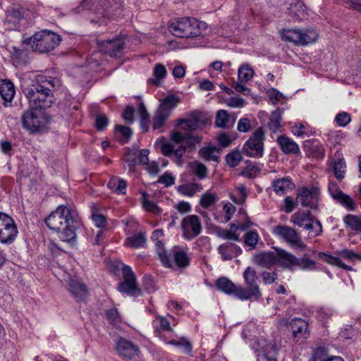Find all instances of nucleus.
I'll return each mask as SVG.
<instances>
[{"label":"nucleus","mask_w":361,"mask_h":361,"mask_svg":"<svg viewBox=\"0 0 361 361\" xmlns=\"http://www.w3.org/2000/svg\"><path fill=\"white\" fill-rule=\"evenodd\" d=\"M45 222L50 229L58 233L63 242L71 246L76 244L75 231L80 223L68 207L60 205L45 219Z\"/></svg>","instance_id":"1"},{"label":"nucleus","mask_w":361,"mask_h":361,"mask_svg":"<svg viewBox=\"0 0 361 361\" xmlns=\"http://www.w3.org/2000/svg\"><path fill=\"white\" fill-rule=\"evenodd\" d=\"M40 82H43L42 76H39L35 82L24 90L29 106L32 109L49 108L54 100L51 91L39 84Z\"/></svg>","instance_id":"2"},{"label":"nucleus","mask_w":361,"mask_h":361,"mask_svg":"<svg viewBox=\"0 0 361 361\" xmlns=\"http://www.w3.org/2000/svg\"><path fill=\"white\" fill-rule=\"evenodd\" d=\"M204 24L194 18H180L169 23V31L178 37H195L201 35Z\"/></svg>","instance_id":"3"},{"label":"nucleus","mask_w":361,"mask_h":361,"mask_svg":"<svg viewBox=\"0 0 361 361\" xmlns=\"http://www.w3.org/2000/svg\"><path fill=\"white\" fill-rule=\"evenodd\" d=\"M211 124V121L200 114H196L190 118L180 119L178 121V126L181 130L185 132V142L189 147L195 146L201 142V137L192 135L191 133L195 130H201L207 126Z\"/></svg>","instance_id":"4"},{"label":"nucleus","mask_w":361,"mask_h":361,"mask_svg":"<svg viewBox=\"0 0 361 361\" xmlns=\"http://www.w3.org/2000/svg\"><path fill=\"white\" fill-rule=\"evenodd\" d=\"M60 42V37L50 31L42 30L33 35L25 40L33 51L40 53L53 50Z\"/></svg>","instance_id":"5"},{"label":"nucleus","mask_w":361,"mask_h":361,"mask_svg":"<svg viewBox=\"0 0 361 361\" xmlns=\"http://www.w3.org/2000/svg\"><path fill=\"white\" fill-rule=\"evenodd\" d=\"M178 97L173 94L168 95L161 100L152 119V128L159 130L165 125L166 121L171 116L173 110L179 103Z\"/></svg>","instance_id":"6"},{"label":"nucleus","mask_w":361,"mask_h":361,"mask_svg":"<svg viewBox=\"0 0 361 361\" xmlns=\"http://www.w3.org/2000/svg\"><path fill=\"white\" fill-rule=\"evenodd\" d=\"M243 278L247 286V289L240 287L238 292L240 300H258L262 296V294L258 285V277L255 269L251 267H247L243 273Z\"/></svg>","instance_id":"7"},{"label":"nucleus","mask_w":361,"mask_h":361,"mask_svg":"<svg viewBox=\"0 0 361 361\" xmlns=\"http://www.w3.org/2000/svg\"><path fill=\"white\" fill-rule=\"evenodd\" d=\"M264 140L265 133L262 128H258L243 145L242 152L250 157H262L264 154Z\"/></svg>","instance_id":"8"},{"label":"nucleus","mask_w":361,"mask_h":361,"mask_svg":"<svg viewBox=\"0 0 361 361\" xmlns=\"http://www.w3.org/2000/svg\"><path fill=\"white\" fill-rule=\"evenodd\" d=\"M318 35L313 29L308 30H284L281 32L282 39L297 45H306L314 42Z\"/></svg>","instance_id":"9"},{"label":"nucleus","mask_w":361,"mask_h":361,"mask_svg":"<svg viewBox=\"0 0 361 361\" xmlns=\"http://www.w3.org/2000/svg\"><path fill=\"white\" fill-rule=\"evenodd\" d=\"M272 234L277 238L288 243L295 249L304 250L305 244L295 229L286 225H277L272 228Z\"/></svg>","instance_id":"10"},{"label":"nucleus","mask_w":361,"mask_h":361,"mask_svg":"<svg viewBox=\"0 0 361 361\" xmlns=\"http://www.w3.org/2000/svg\"><path fill=\"white\" fill-rule=\"evenodd\" d=\"M290 221L295 226L309 231L313 236H317L322 233L321 223L319 221L314 222V218L309 211H298L294 213Z\"/></svg>","instance_id":"11"},{"label":"nucleus","mask_w":361,"mask_h":361,"mask_svg":"<svg viewBox=\"0 0 361 361\" xmlns=\"http://www.w3.org/2000/svg\"><path fill=\"white\" fill-rule=\"evenodd\" d=\"M171 142L161 145V152L166 157L174 156L178 160L185 152L186 147L183 144L185 136L180 131H173L171 134Z\"/></svg>","instance_id":"12"},{"label":"nucleus","mask_w":361,"mask_h":361,"mask_svg":"<svg viewBox=\"0 0 361 361\" xmlns=\"http://www.w3.org/2000/svg\"><path fill=\"white\" fill-rule=\"evenodd\" d=\"M319 195L320 188L317 186L300 188L297 190L296 202L303 207L314 209L318 207Z\"/></svg>","instance_id":"13"},{"label":"nucleus","mask_w":361,"mask_h":361,"mask_svg":"<svg viewBox=\"0 0 361 361\" xmlns=\"http://www.w3.org/2000/svg\"><path fill=\"white\" fill-rule=\"evenodd\" d=\"M54 274L61 281L68 282V290L77 300H82L86 298L87 288L84 284L77 279H71L66 271H63L61 268L55 269Z\"/></svg>","instance_id":"14"},{"label":"nucleus","mask_w":361,"mask_h":361,"mask_svg":"<svg viewBox=\"0 0 361 361\" xmlns=\"http://www.w3.org/2000/svg\"><path fill=\"white\" fill-rule=\"evenodd\" d=\"M23 127L30 133L42 130L46 126L45 117L40 111L30 109L23 114L21 118Z\"/></svg>","instance_id":"15"},{"label":"nucleus","mask_w":361,"mask_h":361,"mask_svg":"<svg viewBox=\"0 0 361 361\" xmlns=\"http://www.w3.org/2000/svg\"><path fill=\"white\" fill-rule=\"evenodd\" d=\"M18 234L14 220L8 215L0 212V243L11 244Z\"/></svg>","instance_id":"16"},{"label":"nucleus","mask_w":361,"mask_h":361,"mask_svg":"<svg viewBox=\"0 0 361 361\" xmlns=\"http://www.w3.org/2000/svg\"><path fill=\"white\" fill-rule=\"evenodd\" d=\"M183 237L191 240L199 235L202 230L200 218L196 215H188L183 219L180 224Z\"/></svg>","instance_id":"17"},{"label":"nucleus","mask_w":361,"mask_h":361,"mask_svg":"<svg viewBox=\"0 0 361 361\" xmlns=\"http://www.w3.org/2000/svg\"><path fill=\"white\" fill-rule=\"evenodd\" d=\"M123 281L118 284V290L121 293H126L128 295L137 296L140 294L135 281V276L128 266L123 265L122 267Z\"/></svg>","instance_id":"18"},{"label":"nucleus","mask_w":361,"mask_h":361,"mask_svg":"<svg viewBox=\"0 0 361 361\" xmlns=\"http://www.w3.org/2000/svg\"><path fill=\"white\" fill-rule=\"evenodd\" d=\"M99 52L111 57L120 56L124 48V42L121 38L115 37L111 39H99L97 42Z\"/></svg>","instance_id":"19"},{"label":"nucleus","mask_w":361,"mask_h":361,"mask_svg":"<svg viewBox=\"0 0 361 361\" xmlns=\"http://www.w3.org/2000/svg\"><path fill=\"white\" fill-rule=\"evenodd\" d=\"M252 223L247 219L245 222L238 225L231 224L228 230L222 229L218 231L217 235L219 238L233 241H240V233L238 231H246L251 228Z\"/></svg>","instance_id":"20"},{"label":"nucleus","mask_w":361,"mask_h":361,"mask_svg":"<svg viewBox=\"0 0 361 361\" xmlns=\"http://www.w3.org/2000/svg\"><path fill=\"white\" fill-rule=\"evenodd\" d=\"M116 349L120 357L125 360H131L139 354V348L130 341L121 338L116 343Z\"/></svg>","instance_id":"21"},{"label":"nucleus","mask_w":361,"mask_h":361,"mask_svg":"<svg viewBox=\"0 0 361 361\" xmlns=\"http://www.w3.org/2000/svg\"><path fill=\"white\" fill-rule=\"evenodd\" d=\"M82 6L102 16H105L111 14L109 8L113 6V4L109 0H85Z\"/></svg>","instance_id":"22"},{"label":"nucleus","mask_w":361,"mask_h":361,"mask_svg":"<svg viewBox=\"0 0 361 361\" xmlns=\"http://www.w3.org/2000/svg\"><path fill=\"white\" fill-rule=\"evenodd\" d=\"M304 150L309 157L322 159L324 157L325 149L323 145L317 140H305L303 142Z\"/></svg>","instance_id":"23"},{"label":"nucleus","mask_w":361,"mask_h":361,"mask_svg":"<svg viewBox=\"0 0 361 361\" xmlns=\"http://www.w3.org/2000/svg\"><path fill=\"white\" fill-rule=\"evenodd\" d=\"M276 142L285 154H298L300 153L299 145L292 138L286 135L279 136Z\"/></svg>","instance_id":"24"},{"label":"nucleus","mask_w":361,"mask_h":361,"mask_svg":"<svg viewBox=\"0 0 361 361\" xmlns=\"http://www.w3.org/2000/svg\"><path fill=\"white\" fill-rule=\"evenodd\" d=\"M153 326L154 332L158 337L163 341L166 338L164 333L171 334L173 329L170 326V322L166 317L162 316H157L153 320Z\"/></svg>","instance_id":"25"},{"label":"nucleus","mask_w":361,"mask_h":361,"mask_svg":"<svg viewBox=\"0 0 361 361\" xmlns=\"http://www.w3.org/2000/svg\"><path fill=\"white\" fill-rule=\"evenodd\" d=\"M276 264H279L281 267L293 269L295 265L296 257L290 252L282 250L275 249Z\"/></svg>","instance_id":"26"},{"label":"nucleus","mask_w":361,"mask_h":361,"mask_svg":"<svg viewBox=\"0 0 361 361\" xmlns=\"http://www.w3.org/2000/svg\"><path fill=\"white\" fill-rule=\"evenodd\" d=\"M290 326L292 330L293 336L295 338H306L308 335V324L300 318H294L290 322Z\"/></svg>","instance_id":"27"},{"label":"nucleus","mask_w":361,"mask_h":361,"mask_svg":"<svg viewBox=\"0 0 361 361\" xmlns=\"http://www.w3.org/2000/svg\"><path fill=\"white\" fill-rule=\"evenodd\" d=\"M276 252H263L256 255L253 257V262L259 267L270 268L276 264Z\"/></svg>","instance_id":"28"},{"label":"nucleus","mask_w":361,"mask_h":361,"mask_svg":"<svg viewBox=\"0 0 361 361\" xmlns=\"http://www.w3.org/2000/svg\"><path fill=\"white\" fill-rule=\"evenodd\" d=\"M216 286L219 290L227 294H233L237 298L240 300L238 295L240 287L236 286L231 280L226 277L219 278L216 282Z\"/></svg>","instance_id":"29"},{"label":"nucleus","mask_w":361,"mask_h":361,"mask_svg":"<svg viewBox=\"0 0 361 361\" xmlns=\"http://www.w3.org/2000/svg\"><path fill=\"white\" fill-rule=\"evenodd\" d=\"M219 252L224 260H229L239 255L242 250L237 245L226 243L219 247Z\"/></svg>","instance_id":"30"},{"label":"nucleus","mask_w":361,"mask_h":361,"mask_svg":"<svg viewBox=\"0 0 361 361\" xmlns=\"http://www.w3.org/2000/svg\"><path fill=\"white\" fill-rule=\"evenodd\" d=\"M16 94L15 86L13 82L8 80H3L0 84V94L4 99V106L7 102H11Z\"/></svg>","instance_id":"31"},{"label":"nucleus","mask_w":361,"mask_h":361,"mask_svg":"<svg viewBox=\"0 0 361 361\" xmlns=\"http://www.w3.org/2000/svg\"><path fill=\"white\" fill-rule=\"evenodd\" d=\"M173 259L179 268H186L189 266L190 258L186 250L180 247H174L173 249Z\"/></svg>","instance_id":"32"},{"label":"nucleus","mask_w":361,"mask_h":361,"mask_svg":"<svg viewBox=\"0 0 361 361\" xmlns=\"http://www.w3.org/2000/svg\"><path fill=\"white\" fill-rule=\"evenodd\" d=\"M274 191L279 195H283L288 190L293 186L291 180L289 178H281L276 179L272 182Z\"/></svg>","instance_id":"33"},{"label":"nucleus","mask_w":361,"mask_h":361,"mask_svg":"<svg viewBox=\"0 0 361 361\" xmlns=\"http://www.w3.org/2000/svg\"><path fill=\"white\" fill-rule=\"evenodd\" d=\"M278 349L275 345L269 343L262 353H258L257 361H278L276 355Z\"/></svg>","instance_id":"34"},{"label":"nucleus","mask_w":361,"mask_h":361,"mask_svg":"<svg viewBox=\"0 0 361 361\" xmlns=\"http://www.w3.org/2000/svg\"><path fill=\"white\" fill-rule=\"evenodd\" d=\"M200 157L206 161H213L218 162L220 152L216 147H204L200 149Z\"/></svg>","instance_id":"35"},{"label":"nucleus","mask_w":361,"mask_h":361,"mask_svg":"<svg viewBox=\"0 0 361 361\" xmlns=\"http://www.w3.org/2000/svg\"><path fill=\"white\" fill-rule=\"evenodd\" d=\"M203 187L200 183H190L188 184L180 185L178 191L183 195L192 197L195 194L201 192Z\"/></svg>","instance_id":"36"},{"label":"nucleus","mask_w":361,"mask_h":361,"mask_svg":"<svg viewBox=\"0 0 361 361\" xmlns=\"http://www.w3.org/2000/svg\"><path fill=\"white\" fill-rule=\"evenodd\" d=\"M336 203L340 204L348 211H355L357 206L353 199L343 191L333 199Z\"/></svg>","instance_id":"37"},{"label":"nucleus","mask_w":361,"mask_h":361,"mask_svg":"<svg viewBox=\"0 0 361 361\" xmlns=\"http://www.w3.org/2000/svg\"><path fill=\"white\" fill-rule=\"evenodd\" d=\"M345 226L357 233H361V216L348 214L343 218Z\"/></svg>","instance_id":"38"},{"label":"nucleus","mask_w":361,"mask_h":361,"mask_svg":"<svg viewBox=\"0 0 361 361\" xmlns=\"http://www.w3.org/2000/svg\"><path fill=\"white\" fill-rule=\"evenodd\" d=\"M319 257L329 264L336 266L345 270H351V267L350 266L343 263L341 259L337 257L332 256L324 252H319Z\"/></svg>","instance_id":"39"},{"label":"nucleus","mask_w":361,"mask_h":361,"mask_svg":"<svg viewBox=\"0 0 361 361\" xmlns=\"http://www.w3.org/2000/svg\"><path fill=\"white\" fill-rule=\"evenodd\" d=\"M254 71L247 63L242 64L238 70V80L241 82H246L252 78Z\"/></svg>","instance_id":"40"},{"label":"nucleus","mask_w":361,"mask_h":361,"mask_svg":"<svg viewBox=\"0 0 361 361\" xmlns=\"http://www.w3.org/2000/svg\"><path fill=\"white\" fill-rule=\"evenodd\" d=\"M156 252L161 262L166 267H171L172 262L171 261L169 255L167 254L164 245L161 241H157L156 243Z\"/></svg>","instance_id":"41"},{"label":"nucleus","mask_w":361,"mask_h":361,"mask_svg":"<svg viewBox=\"0 0 361 361\" xmlns=\"http://www.w3.org/2000/svg\"><path fill=\"white\" fill-rule=\"evenodd\" d=\"M141 195L142 207L146 211L155 214H161V209L154 202L148 200L149 195L146 192H141Z\"/></svg>","instance_id":"42"},{"label":"nucleus","mask_w":361,"mask_h":361,"mask_svg":"<svg viewBox=\"0 0 361 361\" xmlns=\"http://www.w3.org/2000/svg\"><path fill=\"white\" fill-rule=\"evenodd\" d=\"M166 343L173 345L180 348L185 353H190L192 349L190 343L185 338L178 339L168 340L166 338L164 340Z\"/></svg>","instance_id":"43"},{"label":"nucleus","mask_w":361,"mask_h":361,"mask_svg":"<svg viewBox=\"0 0 361 361\" xmlns=\"http://www.w3.org/2000/svg\"><path fill=\"white\" fill-rule=\"evenodd\" d=\"M166 69L162 64H156L153 70L154 78H150L149 81L156 85H159L160 80L166 75Z\"/></svg>","instance_id":"44"},{"label":"nucleus","mask_w":361,"mask_h":361,"mask_svg":"<svg viewBox=\"0 0 361 361\" xmlns=\"http://www.w3.org/2000/svg\"><path fill=\"white\" fill-rule=\"evenodd\" d=\"M230 117L226 110H219L217 112L215 123L217 126L224 128H228L233 126V123H229Z\"/></svg>","instance_id":"45"},{"label":"nucleus","mask_w":361,"mask_h":361,"mask_svg":"<svg viewBox=\"0 0 361 361\" xmlns=\"http://www.w3.org/2000/svg\"><path fill=\"white\" fill-rule=\"evenodd\" d=\"M295 267L304 271H312L316 269V262L305 257L302 258L296 257Z\"/></svg>","instance_id":"46"},{"label":"nucleus","mask_w":361,"mask_h":361,"mask_svg":"<svg viewBox=\"0 0 361 361\" xmlns=\"http://www.w3.org/2000/svg\"><path fill=\"white\" fill-rule=\"evenodd\" d=\"M145 243V238L144 235L141 233L135 234L126 240V245L133 248L143 247Z\"/></svg>","instance_id":"47"},{"label":"nucleus","mask_w":361,"mask_h":361,"mask_svg":"<svg viewBox=\"0 0 361 361\" xmlns=\"http://www.w3.org/2000/svg\"><path fill=\"white\" fill-rule=\"evenodd\" d=\"M217 200V196L214 193L211 192L210 190H207L202 195L200 200V204L203 208H208L213 205Z\"/></svg>","instance_id":"48"},{"label":"nucleus","mask_w":361,"mask_h":361,"mask_svg":"<svg viewBox=\"0 0 361 361\" xmlns=\"http://www.w3.org/2000/svg\"><path fill=\"white\" fill-rule=\"evenodd\" d=\"M259 239V236L255 231H250L244 235V243L245 245L250 247V250H253L256 247Z\"/></svg>","instance_id":"49"},{"label":"nucleus","mask_w":361,"mask_h":361,"mask_svg":"<svg viewBox=\"0 0 361 361\" xmlns=\"http://www.w3.org/2000/svg\"><path fill=\"white\" fill-rule=\"evenodd\" d=\"M190 166L192 172L200 178L204 179L207 175V169L202 163L199 161H192L190 164Z\"/></svg>","instance_id":"50"},{"label":"nucleus","mask_w":361,"mask_h":361,"mask_svg":"<svg viewBox=\"0 0 361 361\" xmlns=\"http://www.w3.org/2000/svg\"><path fill=\"white\" fill-rule=\"evenodd\" d=\"M235 191L238 195V197L235 198L234 195H230L231 199L235 203H243L246 200L247 196L246 187L242 183H238L235 186Z\"/></svg>","instance_id":"51"},{"label":"nucleus","mask_w":361,"mask_h":361,"mask_svg":"<svg viewBox=\"0 0 361 361\" xmlns=\"http://www.w3.org/2000/svg\"><path fill=\"white\" fill-rule=\"evenodd\" d=\"M242 153L239 150H233L226 157L227 164L231 167L237 166L242 160Z\"/></svg>","instance_id":"52"},{"label":"nucleus","mask_w":361,"mask_h":361,"mask_svg":"<svg viewBox=\"0 0 361 361\" xmlns=\"http://www.w3.org/2000/svg\"><path fill=\"white\" fill-rule=\"evenodd\" d=\"M345 162L344 159H339L335 161L334 165V173L338 180H342L345 173Z\"/></svg>","instance_id":"53"},{"label":"nucleus","mask_w":361,"mask_h":361,"mask_svg":"<svg viewBox=\"0 0 361 361\" xmlns=\"http://www.w3.org/2000/svg\"><path fill=\"white\" fill-rule=\"evenodd\" d=\"M269 128L273 133L278 132L281 128V118L278 112H273L268 123Z\"/></svg>","instance_id":"54"},{"label":"nucleus","mask_w":361,"mask_h":361,"mask_svg":"<svg viewBox=\"0 0 361 361\" xmlns=\"http://www.w3.org/2000/svg\"><path fill=\"white\" fill-rule=\"evenodd\" d=\"M116 130H118L122 135V138L121 139L120 141L123 144L128 142L129 139L132 136V130L129 127L123 126H116Z\"/></svg>","instance_id":"55"},{"label":"nucleus","mask_w":361,"mask_h":361,"mask_svg":"<svg viewBox=\"0 0 361 361\" xmlns=\"http://www.w3.org/2000/svg\"><path fill=\"white\" fill-rule=\"evenodd\" d=\"M335 121L339 126L345 127L351 121V116L347 112H341L336 116Z\"/></svg>","instance_id":"56"},{"label":"nucleus","mask_w":361,"mask_h":361,"mask_svg":"<svg viewBox=\"0 0 361 361\" xmlns=\"http://www.w3.org/2000/svg\"><path fill=\"white\" fill-rule=\"evenodd\" d=\"M308 126L302 123H295L291 129L292 133L297 137H302L307 134Z\"/></svg>","instance_id":"57"},{"label":"nucleus","mask_w":361,"mask_h":361,"mask_svg":"<svg viewBox=\"0 0 361 361\" xmlns=\"http://www.w3.org/2000/svg\"><path fill=\"white\" fill-rule=\"evenodd\" d=\"M106 316L107 319L112 324H117L121 322V317L116 308H111L106 312Z\"/></svg>","instance_id":"58"},{"label":"nucleus","mask_w":361,"mask_h":361,"mask_svg":"<svg viewBox=\"0 0 361 361\" xmlns=\"http://www.w3.org/2000/svg\"><path fill=\"white\" fill-rule=\"evenodd\" d=\"M224 211L226 215L224 216V219L221 220V222H228L235 212V207L231 202H227L224 206Z\"/></svg>","instance_id":"59"},{"label":"nucleus","mask_w":361,"mask_h":361,"mask_svg":"<svg viewBox=\"0 0 361 361\" xmlns=\"http://www.w3.org/2000/svg\"><path fill=\"white\" fill-rule=\"evenodd\" d=\"M138 114L140 116L141 126L143 128L148 122L149 114L142 103L140 104L138 106Z\"/></svg>","instance_id":"60"},{"label":"nucleus","mask_w":361,"mask_h":361,"mask_svg":"<svg viewBox=\"0 0 361 361\" xmlns=\"http://www.w3.org/2000/svg\"><path fill=\"white\" fill-rule=\"evenodd\" d=\"M227 106L232 108H241L244 105V100L241 97H230L226 101Z\"/></svg>","instance_id":"61"},{"label":"nucleus","mask_w":361,"mask_h":361,"mask_svg":"<svg viewBox=\"0 0 361 361\" xmlns=\"http://www.w3.org/2000/svg\"><path fill=\"white\" fill-rule=\"evenodd\" d=\"M158 182L164 185L166 187H169L174 184L175 178L170 173H165L159 178Z\"/></svg>","instance_id":"62"},{"label":"nucleus","mask_w":361,"mask_h":361,"mask_svg":"<svg viewBox=\"0 0 361 361\" xmlns=\"http://www.w3.org/2000/svg\"><path fill=\"white\" fill-rule=\"evenodd\" d=\"M328 192L331 197H332V199H334L336 196H337L342 192V190L339 188L338 185L336 182L329 180L328 184Z\"/></svg>","instance_id":"63"},{"label":"nucleus","mask_w":361,"mask_h":361,"mask_svg":"<svg viewBox=\"0 0 361 361\" xmlns=\"http://www.w3.org/2000/svg\"><path fill=\"white\" fill-rule=\"evenodd\" d=\"M109 123L107 117L104 115H99L95 120L96 128L98 130H103Z\"/></svg>","instance_id":"64"}]
</instances>
